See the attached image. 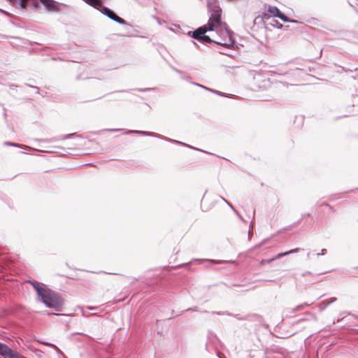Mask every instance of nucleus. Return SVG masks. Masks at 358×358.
Returning a JSON list of instances; mask_svg holds the SVG:
<instances>
[{
  "label": "nucleus",
  "instance_id": "42",
  "mask_svg": "<svg viewBox=\"0 0 358 358\" xmlns=\"http://www.w3.org/2000/svg\"><path fill=\"white\" fill-rule=\"evenodd\" d=\"M266 242V241H263L259 245H257L255 248H259L261 245H262L264 243Z\"/></svg>",
  "mask_w": 358,
  "mask_h": 358
},
{
  "label": "nucleus",
  "instance_id": "28",
  "mask_svg": "<svg viewBox=\"0 0 358 358\" xmlns=\"http://www.w3.org/2000/svg\"><path fill=\"white\" fill-rule=\"evenodd\" d=\"M179 266H162L160 268H178Z\"/></svg>",
  "mask_w": 358,
  "mask_h": 358
},
{
  "label": "nucleus",
  "instance_id": "5",
  "mask_svg": "<svg viewBox=\"0 0 358 358\" xmlns=\"http://www.w3.org/2000/svg\"><path fill=\"white\" fill-rule=\"evenodd\" d=\"M96 9L98 10L103 15H106L110 20L116 22L120 24L129 25L124 19L117 16V15L113 10L106 6H103V4H101V6H99V8Z\"/></svg>",
  "mask_w": 358,
  "mask_h": 358
},
{
  "label": "nucleus",
  "instance_id": "26",
  "mask_svg": "<svg viewBox=\"0 0 358 358\" xmlns=\"http://www.w3.org/2000/svg\"><path fill=\"white\" fill-rule=\"evenodd\" d=\"M43 344L45 345L46 346H51L55 349H57V346L55 344L48 343V342H43Z\"/></svg>",
  "mask_w": 358,
  "mask_h": 358
},
{
  "label": "nucleus",
  "instance_id": "30",
  "mask_svg": "<svg viewBox=\"0 0 358 358\" xmlns=\"http://www.w3.org/2000/svg\"><path fill=\"white\" fill-rule=\"evenodd\" d=\"M120 130H122V129H104V131H118Z\"/></svg>",
  "mask_w": 358,
  "mask_h": 358
},
{
  "label": "nucleus",
  "instance_id": "50",
  "mask_svg": "<svg viewBox=\"0 0 358 358\" xmlns=\"http://www.w3.org/2000/svg\"><path fill=\"white\" fill-rule=\"evenodd\" d=\"M263 280L268 281V282L273 281V280H266V279H263Z\"/></svg>",
  "mask_w": 358,
  "mask_h": 358
},
{
  "label": "nucleus",
  "instance_id": "47",
  "mask_svg": "<svg viewBox=\"0 0 358 358\" xmlns=\"http://www.w3.org/2000/svg\"><path fill=\"white\" fill-rule=\"evenodd\" d=\"M347 313L345 312H343L342 313L340 314V316H343V315H345Z\"/></svg>",
  "mask_w": 358,
  "mask_h": 358
},
{
  "label": "nucleus",
  "instance_id": "2",
  "mask_svg": "<svg viewBox=\"0 0 358 358\" xmlns=\"http://www.w3.org/2000/svg\"><path fill=\"white\" fill-rule=\"evenodd\" d=\"M208 8L210 15L208 24L206 25L210 29V31H213L215 29L227 27L226 23L222 22V10L218 5L208 1Z\"/></svg>",
  "mask_w": 358,
  "mask_h": 358
},
{
  "label": "nucleus",
  "instance_id": "36",
  "mask_svg": "<svg viewBox=\"0 0 358 358\" xmlns=\"http://www.w3.org/2000/svg\"><path fill=\"white\" fill-rule=\"evenodd\" d=\"M253 233L252 231L250 230V229H249L248 231V238L250 239L251 238V236H252Z\"/></svg>",
  "mask_w": 358,
  "mask_h": 358
},
{
  "label": "nucleus",
  "instance_id": "39",
  "mask_svg": "<svg viewBox=\"0 0 358 358\" xmlns=\"http://www.w3.org/2000/svg\"><path fill=\"white\" fill-rule=\"evenodd\" d=\"M105 274H110V275H117V273H111V272H103Z\"/></svg>",
  "mask_w": 358,
  "mask_h": 358
},
{
  "label": "nucleus",
  "instance_id": "41",
  "mask_svg": "<svg viewBox=\"0 0 358 358\" xmlns=\"http://www.w3.org/2000/svg\"><path fill=\"white\" fill-rule=\"evenodd\" d=\"M203 89L206 90H207L208 92H210V90H212V89H210V88H209L208 87H206V86H204V87H203Z\"/></svg>",
  "mask_w": 358,
  "mask_h": 358
},
{
  "label": "nucleus",
  "instance_id": "40",
  "mask_svg": "<svg viewBox=\"0 0 358 358\" xmlns=\"http://www.w3.org/2000/svg\"><path fill=\"white\" fill-rule=\"evenodd\" d=\"M302 305H303V306L304 308H306V307L309 306L310 304V303H302Z\"/></svg>",
  "mask_w": 358,
  "mask_h": 358
},
{
  "label": "nucleus",
  "instance_id": "31",
  "mask_svg": "<svg viewBox=\"0 0 358 358\" xmlns=\"http://www.w3.org/2000/svg\"><path fill=\"white\" fill-rule=\"evenodd\" d=\"M327 252V250L326 249H322L320 252V253H317V256H320V255H324L325 253Z\"/></svg>",
  "mask_w": 358,
  "mask_h": 358
},
{
  "label": "nucleus",
  "instance_id": "51",
  "mask_svg": "<svg viewBox=\"0 0 358 358\" xmlns=\"http://www.w3.org/2000/svg\"><path fill=\"white\" fill-rule=\"evenodd\" d=\"M3 345V343H0V348H2Z\"/></svg>",
  "mask_w": 358,
  "mask_h": 358
},
{
  "label": "nucleus",
  "instance_id": "20",
  "mask_svg": "<svg viewBox=\"0 0 358 358\" xmlns=\"http://www.w3.org/2000/svg\"><path fill=\"white\" fill-rule=\"evenodd\" d=\"M155 90V88H152V87L137 88V89H136V90H137L138 92H150V91H152V90Z\"/></svg>",
  "mask_w": 358,
  "mask_h": 358
},
{
  "label": "nucleus",
  "instance_id": "27",
  "mask_svg": "<svg viewBox=\"0 0 358 358\" xmlns=\"http://www.w3.org/2000/svg\"><path fill=\"white\" fill-rule=\"evenodd\" d=\"M26 86L29 87H31V88H34L36 90V93L38 94L39 93V88L36 86H34V85H29V84H25Z\"/></svg>",
  "mask_w": 358,
  "mask_h": 358
},
{
  "label": "nucleus",
  "instance_id": "7",
  "mask_svg": "<svg viewBox=\"0 0 358 358\" xmlns=\"http://www.w3.org/2000/svg\"><path fill=\"white\" fill-rule=\"evenodd\" d=\"M220 346V341L218 338L213 333H210L208 336V341L206 344V349L209 352L215 351L217 352Z\"/></svg>",
  "mask_w": 358,
  "mask_h": 358
},
{
  "label": "nucleus",
  "instance_id": "24",
  "mask_svg": "<svg viewBox=\"0 0 358 358\" xmlns=\"http://www.w3.org/2000/svg\"><path fill=\"white\" fill-rule=\"evenodd\" d=\"M303 308H304V307L303 306V305L300 304V305L297 306L295 308H294L293 313H295L296 311H299L301 310H303Z\"/></svg>",
  "mask_w": 358,
  "mask_h": 358
},
{
  "label": "nucleus",
  "instance_id": "12",
  "mask_svg": "<svg viewBox=\"0 0 358 358\" xmlns=\"http://www.w3.org/2000/svg\"><path fill=\"white\" fill-rule=\"evenodd\" d=\"M31 285L33 286V287L34 288V289L36 290V292H37V294L38 296L41 298L43 294L47 291L46 289H45L43 287H42L41 286V285L39 284V282L35 281V280H33V281H29Z\"/></svg>",
  "mask_w": 358,
  "mask_h": 358
},
{
  "label": "nucleus",
  "instance_id": "25",
  "mask_svg": "<svg viewBox=\"0 0 358 358\" xmlns=\"http://www.w3.org/2000/svg\"><path fill=\"white\" fill-rule=\"evenodd\" d=\"M303 308H304V307L303 306V305L300 304V305L297 306L295 308H294L293 313H295L296 311H299L301 310H303Z\"/></svg>",
  "mask_w": 358,
  "mask_h": 358
},
{
  "label": "nucleus",
  "instance_id": "10",
  "mask_svg": "<svg viewBox=\"0 0 358 358\" xmlns=\"http://www.w3.org/2000/svg\"><path fill=\"white\" fill-rule=\"evenodd\" d=\"M268 11L271 13L273 17H277L280 18L282 21H289L288 17L282 13L276 6H269L268 8Z\"/></svg>",
  "mask_w": 358,
  "mask_h": 358
},
{
  "label": "nucleus",
  "instance_id": "33",
  "mask_svg": "<svg viewBox=\"0 0 358 358\" xmlns=\"http://www.w3.org/2000/svg\"><path fill=\"white\" fill-rule=\"evenodd\" d=\"M82 315L85 316V317H90V316H96L97 315L96 313H91L88 315H85V313L83 312H82Z\"/></svg>",
  "mask_w": 358,
  "mask_h": 358
},
{
  "label": "nucleus",
  "instance_id": "8",
  "mask_svg": "<svg viewBox=\"0 0 358 358\" xmlns=\"http://www.w3.org/2000/svg\"><path fill=\"white\" fill-rule=\"evenodd\" d=\"M295 277L296 279L301 284L312 283L318 280L317 278L313 276V274L308 271L296 273Z\"/></svg>",
  "mask_w": 358,
  "mask_h": 358
},
{
  "label": "nucleus",
  "instance_id": "17",
  "mask_svg": "<svg viewBox=\"0 0 358 358\" xmlns=\"http://www.w3.org/2000/svg\"><path fill=\"white\" fill-rule=\"evenodd\" d=\"M221 199L234 211V213L237 215V216L243 221H245L242 216L238 213V212L234 208V206L228 202L224 198L221 197Z\"/></svg>",
  "mask_w": 358,
  "mask_h": 358
},
{
  "label": "nucleus",
  "instance_id": "54",
  "mask_svg": "<svg viewBox=\"0 0 358 358\" xmlns=\"http://www.w3.org/2000/svg\"><path fill=\"white\" fill-rule=\"evenodd\" d=\"M357 189H358V188H357Z\"/></svg>",
  "mask_w": 358,
  "mask_h": 358
},
{
  "label": "nucleus",
  "instance_id": "45",
  "mask_svg": "<svg viewBox=\"0 0 358 358\" xmlns=\"http://www.w3.org/2000/svg\"><path fill=\"white\" fill-rule=\"evenodd\" d=\"M303 216H310V214L309 213H306V214H304V215H302V217Z\"/></svg>",
  "mask_w": 358,
  "mask_h": 358
},
{
  "label": "nucleus",
  "instance_id": "18",
  "mask_svg": "<svg viewBox=\"0 0 358 358\" xmlns=\"http://www.w3.org/2000/svg\"><path fill=\"white\" fill-rule=\"evenodd\" d=\"M271 25L273 27H276L280 29L283 27V25L276 20H273V22L271 23Z\"/></svg>",
  "mask_w": 358,
  "mask_h": 358
},
{
  "label": "nucleus",
  "instance_id": "35",
  "mask_svg": "<svg viewBox=\"0 0 358 358\" xmlns=\"http://www.w3.org/2000/svg\"><path fill=\"white\" fill-rule=\"evenodd\" d=\"M183 79H185V80L191 83V78L189 76H186L185 78H183Z\"/></svg>",
  "mask_w": 358,
  "mask_h": 358
},
{
  "label": "nucleus",
  "instance_id": "4",
  "mask_svg": "<svg viewBox=\"0 0 358 358\" xmlns=\"http://www.w3.org/2000/svg\"><path fill=\"white\" fill-rule=\"evenodd\" d=\"M138 134V135L143 136L155 137V138H159L162 140H164V141H166L169 142L180 144V145L188 147V148L194 149V150L201 151V150L196 148L193 146L189 145L185 143H182L181 141H177V140H173V139L169 138L168 137H166L164 136H162L161 134H159L155 133V132L140 131V130H127L124 133V134H126V135H131V134ZM202 152H203V151L202 150Z\"/></svg>",
  "mask_w": 358,
  "mask_h": 358
},
{
  "label": "nucleus",
  "instance_id": "48",
  "mask_svg": "<svg viewBox=\"0 0 358 358\" xmlns=\"http://www.w3.org/2000/svg\"><path fill=\"white\" fill-rule=\"evenodd\" d=\"M155 18L157 20L158 23H159V24H160L159 19L158 17H155Z\"/></svg>",
  "mask_w": 358,
  "mask_h": 358
},
{
  "label": "nucleus",
  "instance_id": "34",
  "mask_svg": "<svg viewBox=\"0 0 358 358\" xmlns=\"http://www.w3.org/2000/svg\"><path fill=\"white\" fill-rule=\"evenodd\" d=\"M322 205L326 206L329 207V208L333 210V207L327 203H324Z\"/></svg>",
  "mask_w": 358,
  "mask_h": 358
},
{
  "label": "nucleus",
  "instance_id": "6",
  "mask_svg": "<svg viewBox=\"0 0 358 358\" xmlns=\"http://www.w3.org/2000/svg\"><path fill=\"white\" fill-rule=\"evenodd\" d=\"M222 260H214L210 259H194L189 262L184 264L185 266H199L203 268L211 267L217 264H222Z\"/></svg>",
  "mask_w": 358,
  "mask_h": 358
},
{
  "label": "nucleus",
  "instance_id": "32",
  "mask_svg": "<svg viewBox=\"0 0 358 358\" xmlns=\"http://www.w3.org/2000/svg\"><path fill=\"white\" fill-rule=\"evenodd\" d=\"M191 83H192V84H193V85H196V86H198V87H201V88L204 87V85H201V84H199V83H197L191 82Z\"/></svg>",
  "mask_w": 358,
  "mask_h": 358
},
{
  "label": "nucleus",
  "instance_id": "23",
  "mask_svg": "<svg viewBox=\"0 0 358 358\" xmlns=\"http://www.w3.org/2000/svg\"><path fill=\"white\" fill-rule=\"evenodd\" d=\"M210 92L214 93V94H217L221 96H226L224 93L217 91V90H213V89H212V90H210Z\"/></svg>",
  "mask_w": 358,
  "mask_h": 358
},
{
  "label": "nucleus",
  "instance_id": "43",
  "mask_svg": "<svg viewBox=\"0 0 358 358\" xmlns=\"http://www.w3.org/2000/svg\"><path fill=\"white\" fill-rule=\"evenodd\" d=\"M341 320H342V318H341H341H338L336 320H334L333 322H334V323H335L336 322H339Z\"/></svg>",
  "mask_w": 358,
  "mask_h": 358
},
{
  "label": "nucleus",
  "instance_id": "19",
  "mask_svg": "<svg viewBox=\"0 0 358 358\" xmlns=\"http://www.w3.org/2000/svg\"><path fill=\"white\" fill-rule=\"evenodd\" d=\"M9 358H27L21 355H20L18 352L15 351H13L11 355H10Z\"/></svg>",
  "mask_w": 358,
  "mask_h": 358
},
{
  "label": "nucleus",
  "instance_id": "49",
  "mask_svg": "<svg viewBox=\"0 0 358 358\" xmlns=\"http://www.w3.org/2000/svg\"><path fill=\"white\" fill-rule=\"evenodd\" d=\"M192 43H193L194 45H195L198 46V45L196 44V42H194V41H192Z\"/></svg>",
  "mask_w": 358,
  "mask_h": 358
},
{
  "label": "nucleus",
  "instance_id": "3",
  "mask_svg": "<svg viewBox=\"0 0 358 358\" xmlns=\"http://www.w3.org/2000/svg\"><path fill=\"white\" fill-rule=\"evenodd\" d=\"M40 299L45 306L56 311H61L63 308V299L54 292L46 291Z\"/></svg>",
  "mask_w": 358,
  "mask_h": 358
},
{
  "label": "nucleus",
  "instance_id": "21",
  "mask_svg": "<svg viewBox=\"0 0 358 358\" xmlns=\"http://www.w3.org/2000/svg\"><path fill=\"white\" fill-rule=\"evenodd\" d=\"M336 301V297H331L330 299L324 300V301H325L326 306H329L330 304L333 303Z\"/></svg>",
  "mask_w": 358,
  "mask_h": 358
},
{
  "label": "nucleus",
  "instance_id": "37",
  "mask_svg": "<svg viewBox=\"0 0 358 358\" xmlns=\"http://www.w3.org/2000/svg\"><path fill=\"white\" fill-rule=\"evenodd\" d=\"M173 69L178 73H182V71L175 67H173Z\"/></svg>",
  "mask_w": 358,
  "mask_h": 358
},
{
  "label": "nucleus",
  "instance_id": "9",
  "mask_svg": "<svg viewBox=\"0 0 358 358\" xmlns=\"http://www.w3.org/2000/svg\"><path fill=\"white\" fill-rule=\"evenodd\" d=\"M301 249L299 248H294V249H292V250H290L289 251H287V252H280V253H278V255H276L275 257H272V258H270V259H262L260 262H259V265L260 266H264L266 263H270L272 261H274L275 259H278L280 257H285L286 255H288L289 254H293V253H296L298 252Z\"/></svg>",
  "mask_w": 358,
  "mask_h": 358
},
{
  "label": "nucleus",
  "instance_id": "44",
  "mask_svg": "<svg viewBox=\"0 0 358 358\" xmlns=\"http://www.w3.org/2000/svg\"><path fill=\"white\" fill-rule=\"evenodd\" d=\"M9 87L13 88V87H17V86L14 84H10V85H9Z\"/></svg>",
  "mask_w": 358,
  "mask_h": 358
},
{
  "label": "nucleus",
  "instance_id": "46",
  "mask_svg": "<svg viewBox=\"0 0 358 358\" xmlns=\"http://www.w3.org/2000/svg\"><path fill=\"white\" fill-rule=\"evenodd\" d=\"M253 226H254V222H253V221H251L250 227H252Z\"/></svg>",
  "mask_w": 358,
  "mask_h": 358
},
{
  "label": "nucleus",
  "instance_id": "38",
  "mask_svg": "<svg viewBox=\"0 0 358 358\" xmlns=\"http://www.w3.org/2000/svg\"><path fill=\"white\" fill-rule=\"evenodd\" d=\"M285 22H292V23H296L297 21L295 20H290L289 19V21H285Z\"/></svg>",
  "mask_w": 358,
  "mask_h": 358
},
{
  "label": "nucleus",
  "instance_id": "1",
  "mask_svg": "<svg viewBox=\"0 0 358 358\" xmlns=\"http://www.w3.org/2000/svg\"><path fill=\"white\" fill-rule=\"evenodd\" d=\"M208 31H210V29L206 25H203L194 31H188L187 35L204 44L214 43L224 47H229L234 43V40L231 36V34L227 28L222 31V34L226 36V38L223 42L216 39H211V37L206 34Z\"/></svg>",
  "mask_w": 358,
  "mask_h": 358
},
{
  "label": "nucleus",
  "instance_id": "52",
  "mask_svg": "<svg viewBox=\"0 0 358 358\" xmlns=\"http://www.w3.org/2000/svg\"><path fill=\"white\" fill-rule=\"evenodd\" d=\"M0 268L3 269L5 267L3 266H0Z\"/></svg>",
  "mask_w": 358,
  "mask_h": 358
},
{
  "label": "nucleus",
  "instance_id": "14",
  "mask_svg": "<svg viewBox=\"0 0 358 358\" xmlns=\"http://www.w3.org/2000/svg\"><path fill=\"white\" fill-rule=\"evenodd\" d=\"M13 351V350L11 348H10L8 345L3 344L2 348H0V355L3 358H9Z\"/></svg>",
  "mask_w": 358,
  "mask_h": 358
},
{
  "label": "nucleus",
  "instance_id": "13",
  "mask_svg": "<svg viewBox=\"0 0 358 358\" xmlns=\"http://www.w3.org/2000/svg\"><path fill=\"white\" fill-rule=\"evenodd\" d=\"M225 28H227L229 31V29L227 27H224V29H222V28L215 29H216L215 35H213L212 36L213 38H211V39H216V40L221 41L223 42L224 40L226 38V36L222 34V31H224L225 29Z\"/></svg>",
  "mask_w": 358,
  "mask_h": 358
},
{
  "label": "nucleus",
  "instance_id": "15",
  "mask_svg": "<svg viewBox=\"0 0 358 358\" xmlns=\"http://www.w3.org/2000/svg\"><path fill=\"white\" fill-rule=\"evenodd\" d=\"M213 314H216V315H229V316H233V317H234L235 318H236L238 320H244L246 319L245 317H242L240 314L233 315V314L229 313H220V312H213Z\"/></svg>",
  "mask_w": 358,
  "mask_h": 358
},
{
  "label": "nucleus",
  "instance_id": "29",
  "mask_svg": "<svg viewBox=\"0 0 358 358\" xmlns=\"http://www.w3.org/2000/svg\"><path fill=\"white\" fill-rule=\"evenodd\" d=\"M87 308L90 310H97L99 309L97 306H87Z\"/></svg>",
  "mask_w": 358,
  "mask_h": 358
},
{
  "label": "nucleus",
  "instance_id": "11",
  "mask_svg": "<svg viewBox=\"0 0 358 358\" xmlns=\"http://www.w3.org/2000/svg\"><path fill=\"white\" fill-rule=\"evenodd\" d=\"M74 135H75V134H66V135H60V136H55V137H53L51 138L39 139L38 141H41V142H44V143H52V142H55V141H58L66 140V139L70 138L72 136H74Z\"/></svg>",
  "mask_w": 358,
  "mask_h": 358
},
{
  "label": "nucleus",
  "instance_id": "53",
  "mask_svg": "<svg viewBox=\"0 0 358 358\" xmlns=\"http://www.w3.org/2000/svg\"><path fill=\"white\" fill-rule=\"evenodd\" d=\"M92 273H99L100 272H94V271H92Z\"/></svg>",
  "mask_w": 358,
  "mask_h": 358
},
{
  "label": "nucleus",
  "instance_id": "22",
  "mask_svg": "<svg viewBox=\"0 0 358 358\" xmlns=\"http://www.w3.org/2000/svg\"><path fill=\"white\" fill-rule=\"evenodd\" d=\"M327 308V306L325 304V301H322L319 305V309L320 311H323Z\"/></svg>",
  "mask_w": 358,
  "mask_h": 358
},
{
  "label": "nucleus",
  "instance_id": "16",
  "mask_svg": "<svg viewBox=\"0 0 358 358\" xmlns=\"http://www.w3.org/2000/svg\"><path fill=\"white\" fill-rule=\"evenodd\" d=\"M3 145H6V146H12V147H15V148H30L29 147L27 146V145H22V144H18V143H13V142H10V141H5L3 143Z\"/></svg>",
  "mask_w": 358,
  "mask_h": 358
}]
</instances>
